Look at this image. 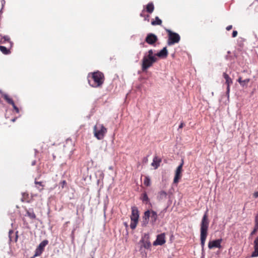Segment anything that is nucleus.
<instances>
[{
	"label": "nucleus",
	"instance_id": "nucleus-1",
	"mask_svg": "<svg viewBox=\"0 0 258 258\" xmlns=\"http://www.w3.org/2000/svg\"><path fill=\"white\" fill-rule=\"evenodd\" d=\"M209 222L208 219L207 211L203 216L200 228V238L201 244L202 248L205 246V241L208 235V229L209 227Z\"/></svg>",
	"mask_w": 258,
	"mask_h": 258
},
{
	"label": "nucleus",
	"instance_id": "nucleus-2",
	"mask_svg": "<svg viewBox=\"0 0 258 258\" xmlns=\"http://www.w3.org/2000/svg\"><path fill=\"white\" fill-rule=\"evenodd\" d=\"M157 57L153 53L152 49H150L147 53L144 54L142 59V70L146 71L152 66L153 64L157 61Z\"/></svg>",
	"mask_w": 258,
	"mask_h": 258
},
{
	"label": "nucleus",
	"instance_id": "nucleus-3",
	"mask_svg": "<svg viewBox=\"0 0 258 258\" xmlns=\"http://www.w3.org/2000/svg\"><path fill=\"white\" fill-rule=\"evenodd\" d=\"M158 215L157 213L153 210H147L144 213L143 218L142 226H146L149 221L152 225H154L157 219Z\"/></svg>",
	"mask_w": 258,
	"mask_h": 258
},
{
	"label": "nucleus",
	"instance_id": "nucleus-4",
	"mask_svg": "<svg viewBox=\"0 0 258 258\" xmlns=\"http://www.w3.org/2000/svg\"><path fill=\"white\" fill-rule=\"evenodd\" d=\"M103 78V75L101 72H94L92 74L91 79L89 78L88 82L92 87H98L103 84L104 81Z\"/></svg>",
	"mask_w": 258,
	"mask_h": 258
},
{
	"label": "nucleus",
	"instance_id": "nucleus-5",
	"mask_svg": "<svg viewBox=\"0 0 258 258\" xmlns=\"http://www.w3.org/2000/svg\"><path fill=\"white\" fill-rule=\"evenodd\" d=\"M94 136L99 140H102L107 133V129L102 124L97 123L93 127Z\"/></svg>",
	"mask_w": 258,
	"mask_h": 258
},
{
	"label": "nucleus",
	"instance_id": "nucleus-6",
	"mask_svg": "<svg viewBox=\"0 0 258 258\" xmlns=\"http://www.w3.org/2000/svg\"><path fill=\"white\" fill-rule=\"evenodd\" d=\"M131 224L130 227L132 229H135L139 222V213L138 209L136 207H132V214L130 216Z\"/></svg>",
	"mask_w": 258,
	"mask_h": 258
},
{
	"label": "nucleus",
	"instance_id": "nucleus-7",
	"mask_svg": "<svg viewBox=\"0 0 258 258\" xmlns=\"http://www.w3.org/2000/svg\"><path fill=\"white\" fill-rule=\"evenodd\" d=\"M166 31L168 34V40L167 42L168 45H173L179 41L180 37L177 33L173 32L168 29H167Z\"/></svg>",
	"mask_w": 258,
	"mask_h": 258
},
{
	"label": "nucleus",
	"instance_id": "nucleus-8",
	"mask_svg": "<svg viewBox=\"0 0 258 258\" xmlns=\"http://www.w3.org/2000/svg\"><path fill=\"white\" fill-rule=\"evenodd\" d=\"M183 164V161H182V162L177 167V168L175 171V176H174V180H173L174 183H178L179 179L181 177V171H182Z\"/></svg>",
	"mask_w": 258,
	"mask_h": 258
},
{
	"label": "nucleus",
	"instance_id": "nucleus-9",
	"mask_svg": "<svg viewBox=\"0 0 258 258\" xmlns=\"http://www.w3.org/2000/svg\"><path fill=\"white\" fill-rule=\"evenodd\" d=\"M165 243V236L162 233L157 236L156 240L153 242L154 245H162Z\"/></svg>",
	"mask_w": 258,
	"mask_h": 258
},
{
	"label": "nucleus",
	"instance_id": "nucleus-10",
	"mask_svg": "<svg viewBox=\"0 0 258 258\" xmlns=\"http://www.w3.org/2000/svg\"><path fill=\"white\" fill-rule=\"evenodd\" d=\"M222 241V239H218L215 240L210 241L208 244L209 248L212 249L214 247L220 248L221 247V243Z\"/></svg>",
	"mask_w": 258,
	"mask_h": 258
},
{
	"label": "nucleus",
	"instance_id": "nucleus-11",
	"mask_svg": "<svg viewBox=\"0 0 258 258\" xmlns=\"http://www.w3.org/2000/svg\"><path fill=\"white\" fill-rule=\"evenodd\" d=\"M157 40V36L152 33L148 34L146 38V41L150 45L154 44Z\"/></svg>",
	"mask_w": 258,
	"mask_h": 258
},
{
	"label": "nucleus",
	"instance_id": "nucleus-12",
	"mask_svg": "<svg viewBox=\"0 0 258 258\" xmlns=\"http://www.w3.org/2000/svg\"><path fill=\"white\" fill-rule=\"evenodd\" d=\"M223 77L225 79L226 81V84H227V93H229L230 91V86L231 84H232V79L229 77L228 75H227L226 73H223Z\"/></svg>",
	"mask_w": 258,
	"mask_h": 258
},
{
	"label": "nucleus",
	"instance_id": "nucleus-13",
	"mask_svg": "<svg viewBox=\"0 0 258 258\" xmlns=\"http://www.w3.org/2000/svg\"><path fill=\"white\" fill-rule=\"evenodd\" d=\"M254 251L251 254L252 257L258 256V236L256 237L253 241Z\"/></svg>",
	"mask_w": 258,
	"mask_h": 258
},
{
	"label": "nucleus",
	"instance_id": "nucleus-14",
	"mask_svg": "<svg viewBox=\"0 0 258 258\" xmlns=\"http://www.w3.org/2000/svg\"><path fill=\"white\" fill-rule=\"evenodd\" d=\"M154 54L156 55V57L158 56L161 58H165L168 55V51L166 47H165L159 52L157 53H155Z\"/></svg>",
	"mask_w": 258,
	"mask_h": 258
},
{
	"label": "nucleus",
	"instance_id": "nucleus-15",
	"mask_svg": "<svg viewBox=\"0 0 258 258\" xmlns=\"http://www.w3.org/2000/svg\"><path fill=\"white\" fill-rule=\"evenodd\" d=\"M139 244H141V247H144L145 248L148 249L151 246V243L148 240H144L142 239L139 242Z\"/></svg>",
	"mask_w": 258,
	"mask_h": 258
},
{
	"label": "nucleus",
	"instance_id": "nucleus-16",
	"mask_svg": "<svg viewBox=\"0 0 258 258\" xmlns=\"http://www.w3.org/2000/svg\"><path fill=\"white\" fill-rule=\"evenodd\" d=\"M161 162V159L160 158L155 156L153 158V162L152 163V165L153 167H154L155 169H156L159 166Z\"/></svg>",
	"mask_w": 258,
	"mask_h": 258
},
{
	"label": "nucleus",
	"instance_id": "nucleus-17",
	"mask_svg": "<svg viewBox=\"0 0 258 258\" xmlns=\"http://www.w3.org/2000/svg\"><path fill=\"white\" fill-rule=\"evenodd\" d=\"M167 194L166 192L163 190H161L159 192L157 198L159 200H164L167 198Z\"/></svg>",
	"mask_w": 258,
	"mask_h": 258
},
{
	"label": "nucleus",
	"instance_id": "nucleus-18",
	"mask_svg": "<svg viewBox=\"0 0 258 258\" xmlns=\"http://www.w3.org/2000/svg\"><path fill=\"white\" fill-rule=\"evenodd\" d=\"M26 215L28 216L31 219H35L36 218V215L32 209H29V210H27Z\"/></svg>",
	"mask_w": 258,
	"mask_h": 258
},
{
	"label": "nucleus",
	"instance_id": "nucleus-19",
	"mask_svg": "<svg viewBox=\"0 0 258 258\" xmlns=\"http://www.w3.org/2000/svg\"><path fill=\"white\" fill-rule=\"evenodd\" d=\"M154 10V5L152 3H149L146 7V10L149 13H152Z\"/></svg>",
	"mask_w": 258,
	"mask_h": 258
},
{
	"label": "nucleus",
	"instance_id": "nucleus-20",
	"mask_svg": "<svg viewBox=\"0 0 258 258\" xmlns=\"http://www.w3.org/2000/svg\"><path fill=\"white\" fill-rule=\"evenodd\" d=\"M48 244V241L46 240L42 241L38 245L37 248L40 249L41 251H43L44 247Z\"/></svg>",
	"mask_w": 258,
	"mask_h": 258
},
{
	"label": "nucleus",
	"instance_id": "nucleus-21",
	"mask_svg": "<svg viewBox=\"0 0 258 258\" xmlns=\"http://www.w3.org/2000/svg\"><path fill=\"white\" fill-rule=\"evenodd\" d=\"M3 96L5 98V99L9 103V104L12 105H14V102L13 100L9 97V96L6 94H3Z\"/></svg>",
	"mask_w": 258,
	"mask_h": 258
},
{
	"label": "nucleus",
	"instance_id": "nucleus-22",
	"mask_svg": "<svg viewBox=\"0 0 258 258\" xmlns=\"http://www.w3.org/2000/svg\"><path fill=\"white\" fill-rule=\"evenodd\" d=\"M162 23V21L160 20L158 17H156L155 20L151 22V24L152 25H160Z\"/></svg>",
	"mask_w": 258,
	"mask_h": 258
},
{
	"label": "nucleus",
	"instance_id": "nucleus-23",
	"mask_svg": "<svg viewBox=\"0 0 258 258\" xmlns=\"http://www.w3.org/2000/svg\"><path fill=\"white\" fill-rule=\"evenodd\" d=\"M141 199L143 202L146 203H147L149 201L148 197L146 192L142 194Z\"/></svg>",
	"mask_w": 258,
	"mask_h": 258
},
{
	"label": "nucleus",
	"instance_id": "nucleus-24",
	"mask_svg": "<svg viewBox=\"0 0 258 258\" xmlns=\"http://www.w3.org/2000/svg\"><path fill=\"white\" fill-rule=\"evenodd\" d=\"M0 50L5 54H8L10 53V51L3 46L0 45Z\"/></svg>",
	"mask_w": 258,
	"mask_h": 258
},
{
	"label": "nucleus",
	"instance_id": "nucleus-25",
	"mask_svg": "<svg viewBox=\"0 0 258 258\" xmlns=\"http://www.w3.org/2000/svg\"><path fill=\"white\" fill-rule=\"evenodd\" d=\"M144 183L147 186H150L151 184L150 178L148 176H146L144 180Z\"/></svg>",
	"mask_w": 258,
	"mask_h": 258
},
{
	"label": "nucleus",
	"instance_id": "nucleus-26",
	"mask_svg": "<svg viewBox=\"0 0 258 258\" xmlns=\"http://www.w3.org/2000/svg\"><path fill=\"white\" fill-rule=\"evenodd\" d=\"M42 252V251H41L40 249H39L38 248H37L35 250V253L34 254V256H39Z\"/></svg>",
	"mask_w": 258,
	"mask_h": 258
},
{
	"label": "nucleus",
	"instance_id": "nucleus-27",
	"mask_svg": "<svg viewBox=\"0 0 258 258\" xmlns=\"http://www.w3.org/2000/svg\"><path fill=\"white\" fill-rule=\"evenodd\" d=\"M3 39H4L3 42L5 41H9L11 44V46H12V43L11 41H10V38L8 36H4Z\"/></svg>",
	"mask_w": 258,
	"mask_h": 258
},
{
	"label": "nucleus",
	"instance_id": "nucleus-28",
	"mask_svg": "<svg viewBox=\"0 0 258 258\" xmlns=\"http://www.w3.org/2000/svg\"><path fill=\"white\" fill-rule=\"evenodd\" d=\"M249 79H246L245 80H243L241 86L242 87L246 86L249 83Z\"/></svg>",
	"mask_w": 258,
	"mask_h": 258
},
{
	"label": "nucleus",
	"instance_id": "nucleus-29",
	"mask_svg": "<svg viewBox=\"0 0 258 258\" xmlns=\"http://www.w3.org/2000/svg\"><path fill=\"white\" fill-rule=\"evenodd\" d=\"M254 226L258 227V213L255 215L254 217Z\"/></svg>",
	"mask_w": 258,
	"mask_h": 258
},
{
	"label": "nucleus",
	"instance_id": "nucleus-30",
	"mask_svg": "<svg viewBox=\"0 0 258 258\" xmlns=\"http://www.w3.org/2000/svg\"><path fill=\"white\" fill-rule=\"evenodd\" d=\"M257 230H258V227H256L254 226L253 230L251 231V232L250 233V236H252V235L255 234V233L256 232V231H257Z\"/></svg>",
	"mask_w": 258,
	"mask_h": 258
},
{
	"label": "nucleus",
	"instance_id": "nucleus-31",
	"mask_svg": "<svg viewBox=\"0 0 258 258\" xmlns=\"http://www.w3.org/2000/svg\"><path fill=\"white\" fill-rule=\"evenodd\" d=\"M14 109H15V110L16 111L17 113H19V108L15 105V103L14 104V105H12Z\"/></svg>",
	"mask_w": 258,
	"mask_h": 258
},
{
	"label": "nucleus",
	"instance_id": "nucleus-32",
	"mask_svg": "<svg viewBox=\"0 0 258 258\" xmlns=\"http://www.w3.org/2000/svg\"><path fill=\"white\" fill-rule=\"evenodd\" d=\"M237 35V32L236 31H233L232 32V37H235Z\"/></svg>",
	"mask_w": 258,
	"mask_h": 258
},
{
	"label": "nucleus",
	"instance_id": "nucleus-33",
	"mask_svg": "<svg viewBox=\"0 0 258 258\" xmlns=\"http://www.w3.org/2000/svg\"><path fill=\"white\" fill-rule=\"evenodd\" d=\"M237 81L239 82V83L240 84V85L241 86V84H242V81H243V80H242L241 78L239 77Z\"/></svg>",
	"mask_w": 258,
	"mask_h": 258
},
{
	"label": "nucleus",
	"instance_id": "nucleus-34",
	"mask_svg": "<svg viewBox=\"0 0 258 258\" xmlns=\"http://www.w3.org/2000/svg\"><path fill=\"white\" fill-rule=\"evenodd\" d=\"M232 25H229L226 27V30L227 31H229L230 30H231L232 29Z\"/></svg>",
	"mask_w": 258,
	"mask_h": 258
},
{
	"label": "nucleus",
	"instance_id": "nucleus-35",
	"mask_svg": "<svg viewBox=\"0 0 258 258\" xmlns=\"http://www.w3.org/2000/svg\"><path fill=\"white\" fill-rule=\"evenodd\" d=\"M253 196L254 198H257L258 197V191L254 192Z\"/></svg>",
	"mask_w": 258,
	"mask_h": 258
},
{
	"label": "nucleus",
	"instance_id": "nucleus-36",
	"mask_svg": "<svg viewBox=\"0 0 258 258\" xmlns=\"http://www.w3.org/2000/svg\"><path fill=\"white\" fill-rule=\"evenodd\" d=\"M35 183L36 184H39L40 186L42 187V183L41 182H38V181H35Z\"/></svg>",
	"mask_w": 258,
	"mask_h": 258
},
{
	"label": "nucleus",
	"instance_id": "nucleus-37",
	"mask_svg": "<svg viewBox=\"0 0 258 258\" xmlns=\"http://www.w3.org/2000/svg\"><path fill=\"white\" fill-rule=\"evenodd\" d=\"M184 125V124L183 122H181L179 126V128H181Z\"/></svg>",
	"mask_w": 258,
	"mask_h": 258
},
{
	"label": "nucleus",
	"instance_id": "nucleus-38",
	"mask_svg": "<svg viewBox=\"0 0 258 258\" xmlns=\"http://www.w3.org/2000/svg\"><path fill=\"white\" fill-rule=\"evenodd\" d=\"M13 231H12V230H10V231H9V237H10V240H11V237L10 235H11V233H13Z\"/></svg>",
	"mask_w": 258,
	"mask_h": 258
},
{
	"label": "nucleus",
	"instance_id": "nucleus-39",
	"mask_svg": "<svg viewBox=\"0 0 258 258\" xmlns=\"http://www.w3.org/2000/svg\"><path fill=\"white\" fill-rule=\"evenodd\" d=\"M5 4V1L4 0H2V7H4V5Z\"/></svg>",
	"mask_w": 258,
	"mask_h": 258
},
{
	"label": "nucleus",
	"instance_id": "nucleus-40",
	"mask_svg": "<svg viewBox=\"0 0 258 258\" xmlns=\"http://www.w3.org/2000/svg\"><path fill=\"white\" fill-rule=\"evenodd\" d=\"M35 164H36L35 161H34L32 162V165H35Z\"/></svg>",
	"mask_w": 258,
	"mask_h": 258
},
{
	"label": "nucleus",
	"instance_id": "nucleus-41",
	"mask_svg": "<svg viewBox=\"0 0 258 258\" xmlns=\"http://www.w3.org/2000/svg\"><path fill=\"white\" fill-rule=\"evenodd\" d=\"M101 175L102 176V178H103V176H104V174H103V173L102 172H101Z\"/></svg>",
	"mask_w": 258,
	"mask_h": 258
},
{
	"label": "nucleus",
	"instance_id": "nucleus-42",
	"mask_svg": "<svg viewBox=\"0 0 258 258\" xmlns=\"http://www.w3.org/2000/svg\"><path fill=\"white\" fill-rule=\"evenodd\" d=\"M146 236H147V238H148V237H149V236H148V234H145V237H146Z\"/></svg>",
	"mask_w": 258,
	"mask_h": 258
},
{
	"label": "nucleus",
	"instance_id": "nucleus-43",
	"mask_svg": "<svg viewBox=\"0 0 258 258\" xmlns=\"http://www.w3.org/2000/svg\"><path fill=\"white\" fill-rule=\"evenodd\" d=\"M15 120H16V118H14V119H13L12 120V121H13V122H14V121H15Z\"/></svg>",
	"mask_w": 258,
	"mask_h": 258
},
{
	"label": "nucleus",
	"instance_id": "nucleus-44",
	"mask_svg": "<svg viewBox=\"0 0 258 258\" xmlns=\"http://www.w3.org/2000/svg\"><path fill=\"white\" fill-rule=\"evenodd\" d=\"M141 16H143V14L142 13L141 14Z\"/></svg>",
	"mask_w": 258,
	"mask_h": 258
},
{
	"label": "nucleus",
	"instance_id": "nucleus-45",
	"mask_svg": "<svg viewBox=\"0 0 258 258\" xmlns=\"http://www.w3.org/2000/svg\"><path fill=\"white\" fill-rule=\"evenodd\" d=\"M42 189V188H39V190H41Z\"/></svg>",
	"mask_w": 258,
	"mask_h": 258
}]
</instances>
